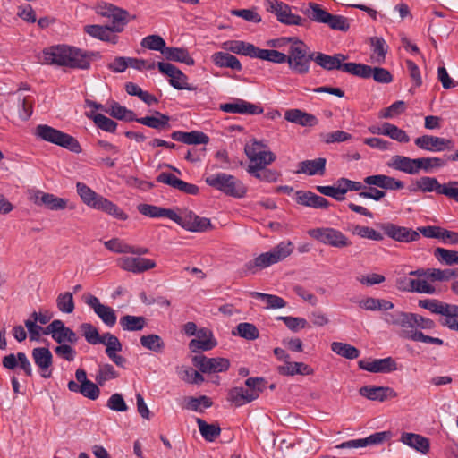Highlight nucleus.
Here are the masks:
<instances>
[{
	"instance_id": "60",
	"label": "nucleus",
	"mask_w": 458,
	"mask_h": 458,
	"mask_svg": "<svg viewBox=\"0 0 458 458\" xmlns=\"http://www.w3.org/2000/svg\"><path fill=\"white\" fill-rule=\"evenodd\" d=\"M119 374L114 366L108 363L100 364L96 375V382L103 386L106 381L118 377Z\"/></svg>"
},
{
	"instance_id": "6",
	"label": "nucleus",
	"mask_w": 458,
	"mask_h": 458,
	"mask_svg": "<svg viewBox=\"0 0 458 458\" xmlns=\"http://www.w3.org/2000/svg\"><path fill=\"white\" fill-rule=\"evenodd\" d=\"M293 249L294 245L291 241L281 242L269 251L261 253L253 260L248 262L246 267L254 273L255 268H266L284 260L293 253Z\"/></svg>"
},
{
	"instance_id": "3",
	"label": "nucleus",
	"mask_w": 458,
	"mask_h": 458,
	"mask_svg": "<svg viewBox=\"0 0 458 458\" xmlns=\"http://www.w3.org/2000/svg\"><path fill=\"white\" fill-rule=\"evenodd\" d=\"M302 12L312 21L327 24L331 30L346 32L350 29L348 18L332 14L318 4L309 3L303 7Z\"/></svg>"
},
{
	"instance_id": "57",
	"label": "nucleus",
	"mask_w": 458,
	"mask_h": 458,
	"mask_svg": "<svg viewBox=\"0 0 458 458\" xmlns=\"http://www.w3.org/2000/svg\"><path fill=\"white\" fill-rule=\"evenodd\" d=\"M344 72L363 79L371 78L372 67L363 64L345 63Z\"/></svg>"
},
{
	"instance_id": "39",
	"label": "nucleus",
	"mask_w": 458,
	"mask_h": 458,
	"mask_svg": "<svg viewBox=\"0 0 458 458\" xmlns=\"http://www.w3.org/2000/svg\"><path fill=\"white\" fill-rule=\"evenodd\" d=\"M228 400L234 403L236 406H242L249 403L259 397L255 391H250L243 387H234L230 390Z\"/></svg>"
},
{
	"instance_id": "12",
	"label": "nucleus",
	"mask_w": 458,
	"mask_h": 458,
	"mask_svg": "<svg viewBox=\"0 0 458 458\" xmlns=\"http://www.w3.org/2000/svg\"><path fill=\"white\" fill-rule=\"evenodd\" d=\"M43 334L46 335H51L52 339L57 344H77L79 337L77 334L66 327L64 322L61 319H55L49 323L43 330Z\"/></svg>"
},
{
	"instance_id": "8",
	"label": "nucleus",
	"mask_w": 458,
	"mask_h": 458,
	"mask_svg": "<svg viewBox=\"0 0 458 458\" xmlns=\"http://www.w3.org/2000/svg\"><path fill=\"white\" fill-rule=\"evenodd\" d=\"M267 148V146L263 140H250L244 148V152L250 160L248 166L266 168L267 165L272 164L276 157Z\"/></svg>"
},
{
	"instance_id": "48",
	"label": "nucleus",
	"mask_w": 458,
	"mask_h": 458,
	"mask_svg": "<svg viewBox=\"0 0 458 458\" xmlns=\"http://www.w3.org/2000/svg\"><path fill=\"white\" fill-rule=\"evenodd\" d=\"M84 30L86 33L95 38L106 42H116V37L111 34L109 26L87 25Z\"/></svg>"
},
{
	"instance_id": "47",
	"label": "nucleus",
	"mask_w": 458,
	"mask_h": 458,
	"mask_svg": "<svg viewBox=\"0 0 458 458\" xmlns=\"http://www.w3.org/2000/svg\"><path fill=\"white\" fill-rule=\"evenodd\" d=\"M359 306L360 308L369 311H386L394 308V303L385 299L367 297L359 302Z\"/></svg>"
},
{
	"instance_id": "22",
	"label": "nucleus",
	"mask_w": 458,
	"mask_h": 458,
	"mask_svg": "<svg viewBox=\"0 0 458 458\" xmlns=\"http://www.w3.org/2000/svg\"><path fill=\"white\" fill-rule=\"evenodd\" d=\"M390 437V433L387 431L377 432L365 438L352 439L343 442L335 446L338 449H352V448H362L368 445H378L386 441Z\"/></svg>"
},
{
	"instance_id": "34",
	"label": "nucleus",
	"mask_w": 458,
	"mask_h": 458,
	"mask_svg": "<svg viewBox=\"0 0 458 458\" xmlns=\"http://www.w3.org/2000/svg\"><path fill=\"white\" fill-rule=\"evenodd\" d=\"M284 119L301 126H314L318 123V119L315 115L300 109L287 110L284 114Z\"/></svg>"
},
{
	"instance_id": "29",
	"label": "nucleus",
	"mask_w": 458,
	"mask_h": 458,
	"mask_svg": "<svg viewBox=\"0 0 458 458\" xmlns=\"http://www.w3.org/2000/svg\"><path fill=\"white\" fill-rule=\"evenodd\" d=\"M296 202L300 205L313 208H327L329 201L321 196H318L310 191H298L295 193Z\"/></svg>"
},
{
	"instance_id": "49",
	"label": "nucleus",
	"mask_w": 458,
	"mask_h": 458,
	"mask_svg": "<svg viewBox=\"0 0 458 458\" xmlns=\"http://www.w3.org/2000/svg\"><path fill=\"white\" fill-rule=\"evenodd\" d=\"M199 430L206 441L213 442L221 434V428L216 424H208L204 420L197 418Z\"/></svg>"
},
{
	"instance_id": "44",
	"label": "nucleus",
	"mask_w": 458,
	"mask_h": 458,
	"mask_svg": "<svg viewBox=\"0 0 458 458\" xmlns=\"http://www.w3.org/2000/svg\"><path fill=\"white\" fill-rule=\"evenodd\" d=\"M138 211L146 216L152 218L166 217L172 220L174 210L170 208H161L150 204H140L137 207Z\"/></svg>"
},
{
	"instance_id": "59",
	"label": "nucleus",
	"mask_w": 458,
	"mask_h": 458,
	"mask_svg": "<svg viewBox=\"0 0 458 458\" xmlns=\"http://www.w3.org/2000/svg\"><path fill=\"white\" fill-rule=\"evenodd\" d=\"M55 301L58 310L62 313L71 314L75 309L73 295L70 292L59 293Z\"/></svg>"
},
{
	"instance_id": "64",
	"label": "nucleus",
	"mask_w": 458,
	"mask_h": 458,
	"mask_svg": "<svg viewBox=\"0 0 458 458\" xmlns=\"http://www.w3.org/2000/svg\"><path fill=\"white\" fill-rule=\"evenodd\" d=\"M80 330L85 340L93 345L99 344L103 342L102 335H99L98 328L90 323H82Z\"/></svg>"
},
{
	"instance_id": "63",
	"label": "nucleus",
	"mask_w": 458,
	"mask_h": 458,
	"mask_svg": "<svg viewBox=\"0 0 458 458\" xmlns=\"http://www.w3.org/2000/svg\"><path fill=\"white\" fill-rule=\"evenodd\" d=\"M176 370L181 379L189 384H200L204 381L203 376L192 368L182 366Z\"/></svg>"
},
{
	"instance_id": "23",
	"label": "nucleus",
	"mask_w": 458,
	"mask_h": 458,
	"mask_svg": "<svg viewBox=\"0 0 458 458\" xmlns=\"http://www.w3.org/2000/svg\"><path fill=\"white\" fill-rule=\"evenodd\" d=\"M157 182L167 184L186 194L197 195L199 193V187L197 185L186 182L170 173L163 172L159 174L157 177Z\"/></svg>"
},
{
	"instance_id": "1",
	"label": "nucleus",
	"mask_w": 458,
	"mask_h": 458,
	"mask_svg": "<svg viewBox=\"0 0 458 458\" xmlns=\"http://www.w3.org/2000/svg\"><path fill=\"white\" fill-rule=\"evenodd\" d=\"M97 54L67 45H56L45 48L37 55L41 64L65 66L72 69L88 70L92 57Z\"/></svg>"
},
{
	"instance_id": "10",
	"label": "nucleus",
	"mask_w": 458,
	"mask_h": 458,
	"mask_svg": "<svg viewBox=\"0 0 458 458\" xmlns=\"http://www.w3.org/2000/svg\"><path fill=\"white\" fill-rule=\"evenodd\" d=\"M172 221L190 232H206L212 227L208 218L200 217L188 209L182 210L180 214L174 211Z\"/></svg>"
},
{
	"instance_id": "53",
	"label": "nucleus",
	"mask_w": 458,
	"mask_h": 458,
	"mask_svg": "<svg viewBox=\"0 0 458 458\" xmlns=\"http://www.w3.org/2000/svg\"><path fill=\"white\" fill-rule=\"evenodd\" d=\"M140 341L144 348L157 353L162 352L165 346L161 336L155 334L142 335Z\"/></svg>"
},
{
	"instance_id": "17",
	"label": "nucleus",
	"mask_w": 458,
	"mask_h": 458,
	"mask_svg": "<svg viewBox=\"0 0 458 458\" xmlns=\"http://www.w3.org/2000/svg\"><path fill=\"white\" fill-rule=\"evenodd\" d=\"M117 264L124 271L133 274H140L156 267L154 260L142 257H122L118 259Z\"/></svg>"
},
{
	"instance_id": "9",
	"label": "nucleus",
	"mask_w": 458,
	"mask_h": 458,
	"mask_svg": "<svg viewBox=\"0 0 458 458\" xmlns=\"http://www.w3.org/2000/svg\"><path fill=\"white\" fill-rule=\"evenodd\" d=\"M308 234L319 242L335 248L349 247L352 242L341 231L333 227H318L308 231Z\"/></svg>"
},
{
	"instance_id": "31",
	"label": "nucleus",
	"mask_w": 458,
	"mask_h": 458,
	"mask_svg": "<svg viewBox=\"0 0 458 458\" xmlns=\"http://www.w3.org/2000/svg\"><path fill=\"white\" fill-rule=\"evenodd\" d=\"M327 160L324 157H318L312 160H304L298 164L297 174H304L310 176L324 175L326 172Z\"/></svg>"
},
{
	"instance_id": "19",
	"label": "nucleus",
	"mask_w": 458,
	"mask_h": 458,
	"mask_svg": "<svg viewBox=\"0 0 458 458\" xmlns=\"http://www.w3.org/2000/svg\"><path fill=\"white\" fill-rule=\"evenodd\" d=\"M359 368L371 373H390L397 370V363L392 357L373 360H361Z\"/></svg>"
},
{
	"instance_id": "26",
	"label": "nucleus",
	"mask_w": 458,
	"mask_h": 458,
	"mask_svg": "<svg viewBox=\"0 0 458 458\" xmlns=\"http://www.w3.org/2000/svg\"><path fill=\"white\" fill-rule=\"evenodd\" d=\"M36 205H43L50 210H64L67 207L68 200L59 198L52 193L36 191L32 196Z\"/></svg>"
},
{
	"instance_id": "42",
	"label": "nucleus",
	"mask_w": 458,
	"mask_h": 458,
	"mask_svg": "<svg viewBox=\"0 0 458 458\" xmlns=\"http://www.w3.org/2000/svg\"><path fill=\"white\" fill-rule=\"evenodd\" d=\"M416 313L403 312V316L399 318L396 327L401 328L400 335L403 338L411 340V335L419 333L420 330L415 329L414 323L416 322Z\"/></svg>"
},
{
	"instance_id": "35",
	"label": "nucleus",
	"mask_w": 458,
	"mask_h": 458,
	"mask_svg": "<svg viewBox=\"0 0 458 458\" xmlns=\"http://www.w3.org/2000/svg\"><path fill=\"white\" fill-rule=\"evenodd\" d=\"M277 372L282 376H308L312 375L314 371L311 367L303 362H292L289 360L284 365L277 367Z\"/></svg>"
},
{
	"instance_id": "27",
	"label": "nucleus",
	"mask_w": 458,
	"mask_h": 458,
	"mask_svg": "<svg viewBox=\"0 0 458 458\" xmlns=\"http://www.w3.org/2000/svg\"><path fill=\"white\" fill-rule=\"evenodd\" d=\"M359 393L361 396L369 400L379 402H384L397 396V393L392 387L371 385L360 387Z\"/></svg>"
},
{
	"instance_id": "50",
	"label": "nucleus",
	"mask_w": 458,
	"mask_h": 458,
	"mask_svg": "<svg viewBox=\"0 0 458 458\" xmlns=\"http://www.w3.org/2000/svg\"><path fill=\"white\" fill-rule=\"evenodd\" d=\"M105 112L108 113L111 116L126 122L136 121V115L133 111L127 109L125 106H121L117 102H112L107 110Z\"/></svg>"
},
{
	"instance_id": "7",
	"label": "nucleus",
	"mask_w": 458,
	"mask_h": 458,
	"mask_svg": "<svg viewBox=\"0 0 458 458\" xmlns=\"http://www.w3.org/2000/svg\"><path fill=\"white\" fill-rule=\"evenodd\" d=\"M35 135L45 141L64 148L73 153L81 152V147L77 139L49 125H38L35 129Z\"/></svg>"
},
{
	"instance_id": "51",
	"label": "nucleus",
	"mask_w": 458,
	"mask_h": 458,
	"mask_svg": "<svg viewBox=\"0 0 458 458\" xmlns=\"http://www.w3.org/2000/svg\"><path fill=\"white\" fill-rule=\"evenodd\" d=\"M372 55L371 59L377 64H383L387 53V45L382 38H371Z\"/></svg>"
},
{
	"instance_id": "46",
	"label": "nucleus",
	"mask_w": 458,
	"mask_h": 458,
	"mask_svg": "<svg viewBox=\"0 0 458 458\" xmlns=\"http://www.w3.org/2000/svg\"><path fill=\"white\" fill-rule=\"evenodd\" d=\"M417 174L420 171L432 173L437 169L446 165V160L437 157H428L417 158Z\"/></svg>"
},
{
	"instance_id": "36",
	"label": "nucleus",
	"mask_w": 458,
	"mask_h": 458,
	"mask_svg": "<svg viewBox=\"0 0 458 458\" xmlns=\"http://www.w3.org/2000/svg\"><path fill=\"white\" fill-rule=\"evenodd\" d=\"M222 47L234 54L255 58L257 47L253 44L241 40H228L223 43Z\"/></svg>"
},
{
	"instance_id": "45",
	"label": "nucleus",
	"mask_w": 458,
	"mask_h": 458,
	"mask_svg": "<svg viewBox=\"0 0 458 458\" xmlns=\"http://www.w3.org/2000/svg\"><path fill=\"white\" fill-rule=\"evenodd\" d=\"M439 323L451 330L458 331V306L448 303L439 318Z\"/></svg>"
},
{
	"instance_id": "30",
	"label": "nucleus",
	"mask_w": 458,
	"mask_h": 458,
	"mask_svg": "<svg viewBox=\"0 0 458 458\" xmlns=\"http://www.w3.org/2000/svg\"><path fill=\"white\" fill-rule=\"evenodd\" d=\"M416 162L417 158L395 155L387 162V166L408 174H417Z\"/></svg>"
},
{
	"instance_id": "4",
	"label": "nucleus",
	"mask_w": 458,
	"mask_h": 458,
	"mask_svg": "<svg viewBox=\"0 0 458 458\" xmlns=\"http://www.w3.org/2000/svg\"><path fill=\"white\" fill-rule=\"evenodd\" d=\"M287 52V64L292 72L299 75L309 73L314 52H310L309 47L299 38L289 46Z\"/></svg>"
},
{
	"instance_id": "24",
	"label": "nucleus",
	"mask_w": 458,
	"mask_h": 458,
	"mask_svg": "<svg viewBox=\"0 0 458 458\" xmlns=\"http://www.w3.org/2000/svg\"><path fill=\"white\" fill-rule=\"evenodd\" d=\"M216 340L214 338L212 332L205 327L199 329L196 338L191 339L189 343V348L192 352L201 351H209L216 347Z\"/></svg>"
},
{
	"instance_id": "52",
	"label": "nucleus",
	"mask_w": 458,
	"mask_h": 458,
	"mask_svg": "<svg viewBox=\"0 0 458 458\" xmlns=\"http://www.w3.org/2000/svg\"><path fill=\"white\" fill-rule=\"evenodd\" d=\"M250 295L266 303L267 309H281L286 306V301L280 296L259 292H251Z\"/></svg>"
},
{
	"instance_id": "58",
	"label": "nucleus",
	"mask_w": 458,
	"mask_h": 458,
	"mask_svg": "<svg viewBox=\"0 0 458 458\" xmlns=\"http://www.w3.org/2000/svg\"><path fill=\"white\" fill-rule=\"evenodd\" d=\"M350 230L352 234L358 235L364 239H369L377 242H380L384 239L383 233L369 226L356 225H352V227Z\"/></svg>"
},
{
	"instance_id": "61",
	"label": "nucleus",
	"mask_w": 458,
	"mask_h": 458,
	"mask_svg": "<svg viewBox=\"0 0 458 458\" xmlns=\"http://www.w3.org/2000/svg\"><path fill=\"white\" fill-rule=\"evenodd\" d=\"M408 293L435 294L437 293V289L433 284L425 279L410 278Z\"/></svg>"
},
{
	"instance_id": "5",
	"label": "nucleus",
	"mask_w": 458,
	"mask_h": 458,
	"mask_svg": "<svg viewBox=\"0 0 458 458\" xmlns=\"http://www.w3.org/2000/svg\"><path fill=\"white\" fill-rule=\"evenodd\" d=\"M205 182L226 196L242 199L246 195L247 187L232 174L217 173L205 178Z\"/></svg>"
},
{
	"instance_id": "54",
	"label": "nucleus",
	"mask_w": 458,
	"mask_h": 458,
	"mask_svg": "<svg viewBox=\"0 0 458 458\" xmlns=\"http://www.w3.org/2000/svg\"><path fill=\"white\" fill-rule=\"evenodd\" d=\"M120 325L126 331H139L144 328L146 319L144 317L125 315L120 318Z\"/></svg>"
},
{
	"instance_id": "13",
	"label": "nucleus",
	"mask_w": 458,
	"mask_h": 458,
	"mask_svg": "<svg viewBox=\"0 0 458 458\" xmlns=\"http://www.w3.org/2000/svg\"><path fill=\"white\" fill-rule=\"evenodd\" d=\"M377 226L394 241L409 243L420 239L419 232L411 228L401 226L391 222L380 223Z\"/></svg>"
},
{
	"instance_id": "55",
	"label": "nucleus",
	"mask_w": 458,
	"mask_h": 458,
	"mask_svg": "<svg viewBox=\"0 0 458 458\" xmlns=\"http://www.w3.org/2000/svg\"><path fill=\"white\" fill-rule=\"evenodd\" d=\"M331 349L334 352L345 359L353 360L360 356V351L349 344L334 342L331 344Z\"/></svg>"
},
{
	"instance_id": "33",
	"label": "nucleus",
	"mask_w": 458,
	"mask_h": 458,
	"mask_svg": "<svg viewBox=\"0 0 458 458\" xmlns=\"http://www.w3.org/2000/svg\"><path fill=\"white\" fill-rule=\"evenodd\" d=\"M136 122L158 131L170 128V116L158 111H155L153 115L137 118Z\"/></svg>"
},
{
	"instance_id": "15",
	"label": "nucleus",
	"mask_w": 458,
	"mask_h": 458,
	"mask_svg": "<svg viewBox=\"0 0 458 458\" xmlns=\"http://www.w3.org/2000/svg\"><path fill=\"white\" fill-rule=\"evenodd\" d=\"M157 68L160 72L168 76L169 83L176 89L194 90L195 88L188 84V77L175 65L165 63L158 62Z\"/></svg>"
},
{
	"instance_id": "40",
	"label": "nucleus",
	"mask_w": 458,
	"mask_h": 458,
	"mask_svg": "<svg viewBox=\"0 0 458 458\" xmlns=\"http://www.w3.org/2000/svg\"><path fill=\"white\" fill-rule=\"evenodd\" d=\"M212 62L217 67L231 68L240 72L242 69L241 62L234 55L225 52H216L211 56Z\"/></svg>"
},
{
	"instance_id": "2",
	"label": "nucleus",
	"mask_w": 458,
	"mask_h": 458,
	"mask_svg": "<svg viewBox=\"0 0 458 458\" xmlns=\"http://www.w3.org/2000/svg\"><path fill=\"white\" fill-rule=\"evenodd\" d=\"M76 190L82 202L87 206L94 209L103 211L106 214L122 221L128 219V215L116 204L98 194L85 183L78 182L76 183Z\"/></svg>"
},
{
	"instance_id": "16",
	"label": "nucleus",
	"mask_w": 458,
	"mask_h": 458,
	"mask_svg": "<svg viewBox=\"0 0 458 458\" xmlns=\"http://www.w3.org/2000/svg\"><path fill=\"white\" fill-rule=\"evenodd\" d=\"M84 302L93 309L96 315L102 320L107 327H112L115 325L117 317L114 309L109 306L102 304L98 298L92 294H85L83 296Z\"/></svg>"
},
{
	"instance_id": "25",
	"label": "nucleus",
	"mask_w": 458,
	"mask_h": 458,
	"mask_svg": "<svg viewBox=\"0 0 458 458\" xmlns=\"http://www.w3.org/2000/svg\"><path fill=\"white\" fill-rule=\"evenodd\" d=\"M32 358L38 367L42 377L49 378L52 375L51 366L53 356L48 348L37 347L32 350Z\"/></svg>"
},
{
	"instance_id": "38",
	"label": "nucleus",
	"mask_w": 458,
	"mask_h": 458,
	"mask_svg": "<svg viewBox=\"0 0 458 458\" xmlns=\"http://www.w3.org/2000/svg\"><path fill=\"white\" fill-rule=\"evenodd\" d=\"M401 441L408 446L415 449L421 454H427L429 450V441L427 437L414 434V433H403Z\"/></svg>"
},
{
	"instance_id": "32",
	"label": "nucleus",
	"mask_w": 458,
	"mask_h": 458,
	"mask_svg": "<svg viewBox=\"0 0 458 458\" xmlns=\"http://www.w3.org/2000/svg\"><path fill=\"white\" fill-rule=\"evenodd\" d=\"M446 183L441 184L435 177L423 176L416 181L415 187L411 188V191H420L421 192H432L444 195V189Z\"/></svg>"
},
{
	"instance_id": "20",
	"label": "nucleus",
	"mask_w": 458,
	"mask_h": 458,
	"mask_svg": "<svg viewBox=\"0 0 458 458\" xmlns=\"http://www.w3.org/2000/svg\"><path fill=\"white\" fill-rule=\"evenodd\" d=\"M418 279H425L428 282H447L452 278H458V268H418Z\"/></svg>"
},
{
	"instance_id": "14",
	"label": "nucleus",
	"mask_w": 458,
	"mask_h": 458,
	"mask_svg": "<svg viewBox=\"0 0 458 458\" xmlns=\"http://www.w3.org/2000/svg\"><path fill=\"white\" fill-rule=\"evenodd\" d=\"M192 363L202 373L224 372L230 367L228 359L221 357L208 358L202 354L193 356Z\"/></svg>"
},
{
	"instance_id": "11",
	"label": "nucleus",
	"mask_w": 458,
	"mask_h": 458,
	"mask_svg": "<svg viewBox=\"0 0 458 458\" xmlns=\"http://www.w3.org/2000/svg\"><path fill=\"white\" fill-rule=\"evenodd\" d=\"M264 6L267 12H271L276 14L278 21L286 25L303 26L307 23L306 19L293 13L291 7L288 4L278 0H266L264 2Z\"/></svg>"
},
{
	"instance_id": "41",
	"label": "nucleus",
	"mask_w": 458,
	"mask_h": 458,
	"mask_svg": "<svg viewBox=\"0 0 458 458\" xmlns=\"http://www.w3.org/2000/svg\"><path fill=\"white\" fill-rule=\"evenodd\" d=\"M165 58L168 61L183 63L187 65H193L194 59L191 56L189 51L183 47H170L165 48Z\"/></svg>"
},
{
	"instance_id": "62",
	"label": "nucleus",
	"mask_w": 458,
	"mask_h": 458,
	"mask_svg": "<svg viewBox=\"0 0 458 458\" xmlns=\"http://www.w3.org/2000/svg\"><path fill=\"white\" fill-rule=\"evenodd\" d=\"M435 258L442 264L458 265V251L437 247L434 250Z\"/></svg>"
},
{
	"instance_id": "28",
	"label": "nucleus",
	"mask_w": 458,
	"mask_h": 458,
	"mask_svg": "<svg viewBox=\"0 0 458 458\" xmlns=\"http://www.w3.org/2000/svg\"><path fill=\"white\" fill-rule=\"evenodd\" d=\"M347 56L343 54L329 55L321 52H314L313 61L321 68L331 71L340 70L344 72V64Z\"/></svg>"
},
{
	"instance_id": "56",
	"label": "nucleus",
	"mask_w": 458,
	"mask_h": 458,
	"mask_svg": "<svg viewBox=\"0 0 458 458\" xmlns=\"http://www.w3.org/2000/svg\"><path fill=\"white\" fill-rule=\"evenodd\" d=\"M255 58L270 61L275 64L287 63V54L277 50L260 49L257 47Z\"/></svg>"
},
{
	"instance_id": "21",
	"label": "nucleus",
	"mask_w": 458,
	"mask_h": 458,
	"mask_svg": "<svg viewBox=\"0 0 458 458\" xmlns=\"http://www.w3.org/2000/svg\"><path fill=\"white\" fill-rule=\"evenodd\" d=\"M219 109L225 113L240 114H260L263 113L262 107L241 98H235L231 103L220 104Z\"/></svg>"
},
{
	"instance_id": "43",
	"label": "nucleus",
	"mask_w": 458,
	"mask_h": 458,
	"mask_svg": "<svg viewBox=\"0 0 458 458\" xmlns=\"http://www.w3.org/2000/svg\"><path fill=\"white\" fill-rule=\"evenodd\" d=\"M416 313L403 312V316L399 318L396 327L401 328L400 335L403 338L411 340V335L419 333L420 330L415 329L414 323L416 322Z\"/></svg>"
},
{
	"instance_id": "37",
	"label": "nucleus",
	"mask_w": 458,
	"mask_h": 458,
	"mask_svg": "<svg viewBox=\"0 0 458 458\" xmlns=\"http://www.w3.org/2000/svg\"><path fill=\"white\" fill-rule=\"evenodd\" d=\"M174 140L185 144H206L208 142V137L201 131H192L190 132L175 131L171 134Z\"/></svg>"
},
{
	"instance_id": "18",
	"label": "nucleus",
	"mask_w": 458,
	"mask_h": 458,
	"mask_svg": "<svg viewBox=\"0 0 458 458\" xmlns=\"http://www.w3.org/2000/svg\"><path fill=\"white\" fill-rule=\"evenodd\" d=\"M414 143L419 148L430 152H441L451 149L454 146L452 140L432 135L418 137Z\"/></svg>"
}]
</instances>
